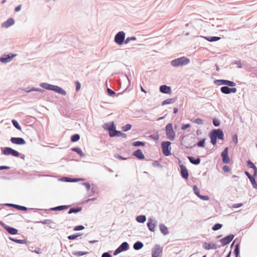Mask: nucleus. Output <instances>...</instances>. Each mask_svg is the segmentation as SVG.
Returning <instances> with one entry per match:
<instances>
[{
    "mask_svg": "<svg viewBox=\"0 0 257 257\" xmlns=\"http://www.w3.org/2000/svg\"><path fill=\"white\" fill-rule=\"evenodd\" d=\"M15 208L18 210H21V211H26L28 210L29 209L35 210L40 209H37V208H29L26 206H22V205H18V204H16V205L15 206Z\"/></svg>",
    "mask_w": 257,
    "mask_h": 257,
    "instance_id": "nucleus-31",
    "label": "nucleus"
},
{
    "mask_svg": "<svg viewBox=\"0 0 257 257\" xmlns=\"http://www.w3.org/2000/svg\"><path fill=\"white\" fill-rule=\"evenodd\" d=\"M3 227L11 235H16L18 233L19 230L13 227L9 226L5 223H3Z\"/></svg>",
    "mask_w": 257,
    "mask_h": 257,
    "instance_id": "nucleus-17",
    "label": "nucleus"
},
{
    "mask_svg": "<svg viewBox=\"0 0 257 257\" xmlns=\"http://www.w3.org/2000/svg\"><path fill=\"white\" fill-rule=\"evenodd\" d=\"M255 178L254 177H252L250 178L249 180L252 186V187L254 189H257V182L255 180Z\"/></svg>",
    "mask_w": 257,
    "mask_h": 257,
    "instance_id": "nucleus-50",
    "label": "nucleus"
},
{
    "mask_svg": "<svg viewBox=\"0 0 257 257\" xmlns=\"http://www.w3.org/2000/svg\"><path fill=\"white\" fill-rule=\"evenodd\" d=\"M157 224V220L155 218L150 217L148 218L147 226L150 231L154 232L156 230Z\"/></svg>",
    "mask_w": 257,
    "mask_h": 257,
    "instance_id": "nucleus-10",
    "label": "nucleus"
},
{
    "mask_svg": "<svg viewBox=\"0 0 257 257\" xmlns=\"http://www.w3.org/2000/svg\"><path fill=\"white\" fill-rule=\"evenodd\" d=\"M205 138H200L196 145L199 148H204L205 146Z\"/></svg>",
    "mask_w": 257,
    "mask_h": 257,
    "instance_id": "nucleus-40",
    "label": "nucleus"
},
{
    "mask_svg": "<svg viewBox=\"0 0 257 257\" xmlns=\"http://www.w3.org/2000/svg\"><path fill=\"white\" fill-rule=\"evenodd\" d=\"M221 157L222 162L224 164H228L230 161L228 156V147H225L221 153Z\"/></svg>",
    "mask_w": 257,
    "mask_h": 257,
    "instance_id": "nucleus-14",
    "label": "nucleus"
},
{
    "mask_svg": "<svg viewBox=\"0 0 257 257\" xmlns=\"http://www.w3.org/2000/svg\"><path fill=\"white\" fill-rule=\"evenodd\" d=\"M125 33L123 31H119L114 37V41L116 44L118 45L125 43Z\"/></svg>",
    "mask_w": 257,
    "mask_h": 257,
    "instance_id": "nucleus-6",
    "label": "nucleus"
},
{
    "mask_svg": "<svg viewBox=\"0 0 257 257\" xmlns=\"http://www.w3.org/2000/svg\"><path fill=\"white\" fill-rule=\"evenodd\" d=\"M82 235H83V234L81 233H76L75 234H73L68 236L67 238L69 240H72L76 239L77 237H78Z\"/></svg>",
    "mask_w": 257,
    "mask_h": 257,
    "instance_id": "nucleus-42",
    "label": "nucleus"
},
{
    "mask_svg": "<svg viewBox=\"0 0 257 257\" xmlns=\"http://www.w3.org/2000/svg\"><path fill=\"white\" fill-rule=\"evenodd\" d=\"M229 86H222L220 88V91L224 94H229L230 93V87Z\"/></svg>",
    "mask_w": 257,
    "mask_h": 257,
    "instance_id": "nucleus-41",
    "label": "nucleus"
},
{
    "mask_svg": "<svg viewBox=\"0 0 257 257\" xmlns=\"http://www.w3.org/2000/svg\"><path fill=\"white\" fill-rule=\"evenodd\" d=\"M121 132L120 131H117L115 128L114 131L112 132V133L110 134V138H113V137H120V134Z\"/></svg>",
    "mask_w": 257,
    "mask_h": 257,
    "instance_id": "nucleus-45",
    "label": "nucleus"
},
{
    "mask_svg": "<svg viewBox=\"0 0 257 257\" xmlns=\"http://www.w3.org/2000/svg\"><path fill=\"white\" fill-rule=\"evenodd\" d=\"M209 134L216 139L224 140V133L221 128L213 129L209 133Z\"/></svg>",
    "mask_w": 257,
    "mask_h": 257,
    "instance_id": "nucleus-4",
    "label": "nucleus"
},
{
    "mask_svg": "<svg viewBox=\"0 0 257 257\" xmlns=\"http://www.w3.org/2000/svg\"><path fill=\"white\" fill-rule=\"evenodd\" d=\"M106 91L107 95L111 97H114L115 96H118L122 93V92H120L116 94L115 91L109 88H107Z\"/></svg>",
    "mask_w": 257,
    "mask_h": 257,
    "instance_id": "nucleus-39",
    "label": "nucleus"
},
{
    "mask_svg": "<svg viewBox=\"0 0 257 257\" xmlns=\"http://www.w3.org/2000/svg\"><path fill=\"white\" fill-rule=\"evenodd\" d=\"M137 40V38L135 36H132L131 37H127L125 39V44H127L130 41H135Z\"/></svg>",
    "mask_w": 257,
    "mask_h": 257,
    "instance_id": "nucleus-60",
    "label": "nucleus"
},
{
    "mask_svg": "<svg viewBox=\"0 0 257 257\" xmlns=\"http://www.w3.org/2000/svg\"><path fill=\"white\" fill-rule=\"evenodd\" d=\"M163 249L159 244H155L152 250V257H161Z\"/></svg>",
    "mask_w": 257,
    "mask_h": 257,
    "instance_id": "nucleus-11",
    "label": "nucleus"
},
{
    "mask_svg": "<svg viewBox=\"0 0 257 257\" xmlns=\"http://www.w3.org/2000/svg\"><path fill=\"white\" fill-rule=\"evenodd\" d=\"M144 246V243L141 241H137L133 245V248L136 250L142 249Z\"/></svg>",
    "mask_w": 257,
    "mask_h": 257,
    "instance_id": "nucleus-34",
    "label": "nucleus"
},
{
    "mask_svg": "<svg viewBox=\"0 0 257 257\" xmlns=\"http://www.w3.org/2000/svg\"><path fill=\"white\" fill-rule=\"evenodd\" d=\"M75 90H76V91H78L80 88H81V83H80V82L78 80H76L75 82Z\"/></svg>",
    "mask_w": 257,
    "mask_h": 257,
    "instance_id": "nucleus-61",
    "label": "nucleus"
},
{
    "mask_svg": "<svg viewBox=\"0 0 257 257\" xmlns=\"http://www.w3.org/2000/svg\"><path fill=\"white\" fill-rule=\"evenodd\" d=\"M171 143L168 141H163L161 143L162 151L165 156L171 155Z\"/></svg>",
    "mask_w": 257,
    "mask_h": 257,
    "instance_id": "nucleus-1",
    "label": "nucleus"
},
{
    "mask_svg": "<svg viewBox=\"0 0 257 257\" xmlns=\"http://www.w3.org/2000/svg\"><path fill=\"white\" fill-rule=\"evenodd\" d=\"M190 62V60L189 58L183 56L172 60L171 64H188Z\"/></svg>",
    "mask_w": 257,
    "mask_h": 257,
    "instance_id": "nucleus-9",
    "label": "nucleus"
},
{
    "mask_svg": "<svg viewBox=\"0 0 257 257\" xmlns=\"http://www.w3.org/2000/svg\"><path fill=\"white\" fill-rule=\"evenodd\" d=\"M198 198L204 201H208L209 200V196L205 195H200L199 196Z\"/></svg>",
    "mask_w": 257,
    "mask_h": 257,
    "instance_id": "nucleus-62",
    "label": "nucleus"
},
{
    "mask_svg": "<svg viewBox=\"0 0 257 257\" xmlns=\"http://www.w3.org/2000/svg\"><path fill=\"white\" fill-rule=\"evenodd\" d=\"M85 179L83 178H71L69 177H63L60 180L65 182H77L79 181H83Z\"/></svg>",
    "mask_w": 257,
    "mask_h": 257,
    "instance_id": "nucleus-20",
    "label": "nucleus"
},
{
    "mask_svg": "<svg viewBox=\"0 0 257 257\" xmlns=\"http://www.w3.org/2000/svg\"><path fill=\"white\" fill-rule=\"evenodd\" d=\"M35 223L51 225L49 226L50 228H55L56 227V223L51 219H45L42 221H36Z\"/></svg>",
    "mask_w": 257,
    "mask_h": 257,
    "instance_id": "nucleus-21",
    "label": "nucleus"
},
{
    "mask_svg": "<svg viewBox=\"0 0 257 257\" xmlns=\"http://www.w3.org/2000/svg\"><path fill=\"white\" fill-rule=\"evenodd\" d=\"M1 151L2 153L6 156L11 155L15 157H19L20 155V153L18 151L9 147H2Z\"/></svg>",
    "mask_w": 257,
    "mask_h": 257,
    "instance_id": "nucleus-2",
    "label": "nucleus"
},
{
    "mask_svg": "<svg viewBox=\"0 0 257 257\" xmlns=\"http://www.w3.org/2000/svg\"><path fill=\"white\" fill-rule=\"evenodd\" d=\"M146 142L142 141H135L132 143V145L134 147H144L145 146Z\"/></svg>",
    "mask_w": 257,
    "mask_h": 257,
    "instance_id": "nucleus-47",
    "label": "nucleus"
},
{
    "mask_svg": "<svg viewBox=\"0 0 257 257\" xmlns=\"http://www.w3.org/2000/svg\"><path fill=\"white\" fill-rule=\"evenodd\" d=\"M12 122L15 128L19 131L22 130V127L17 120L13 119L12 120Z\"/></svg>",
    "mask_w": 257,
    "mask_h": 257,
    "instance_id": "nucleus-48",
    "label": "nucleus"
},
{
    "mask_svg": "<svg viewBox=\"0 0 257 257\" xmlns=\"http://www.w3.org/2000/svg\"><path fill=\"white\" fill-rule=\"evenodd\" d=\"M132 125L131 124L127 123V124H126L125 125L122 126L121 127V130H122V132H127L129 130H130L132 128Z\"/></svg>",
    "mask_w": 257,
    "mask_h": 257,
    "instance_id": "nucleus-49",
    "label": "nucleus"
},
{
    "mask_svg": "<svg viewBox=\"0 0 257 257\" xmlns=\"http://www.w3.org/2000/svg\"><path fill=\"white\" fill-rule=\"evenodd\" d=\"M53 91L58 94H61L62 95L65 96L66 95V91L62 87L58 86L57 85H55Z\"/></svg>",
    "mask_w": 257,
    "mask_h": 257,
    "instance_id": "nucleus-28",
    "label": "nucleus"
},
{
    "mask_svg": "<svg viewBox=\"0 0 257 257\" xmlns=\"http://www.w3.org/2000/svg\"><path fill=\"white\" fill-rule=\"evenodd\" d=\"M214 83L218 85H225V86L234 87L236 83L234 81L226 79H215Z\"/></svg>",
    "mask_w": 257,
    "mask_h": 257,
    "instance_id": "nucleus-5",
    "label": "nucleus"
},
{
    "mask_svg": "<svg viewBox=\"0 0 257 257\" xmlns=\"http://www.w3.org/2000/svg\"><path fill=\"white\" fill-rule=\"evenodd\" d=\"M223 225L222 224L217 223H215L212 227V229L213 231H217L220 229H221Z\"/></svg>",
    "mask_w": 257,
    "mask_h": 257,
    "instance_id": "nucleus-52",
    "label": "nucleus"
},
{
    "mask_svg": "<svg viewBox=\"0 0 257 257\" xmlns=\"http://www.w3.org/2000/svg\"><path fill=\"white\" fill-rule=\"evenodd\" d=\"M176 97L166 99L162 102L161 105L164 106L167 104L173 103L176 101Z\"/></svg>",
    "mask_w": 257,
    "mask_h": 257,
    "instance_id": "nucleus-37",
    "label": "nucleus"
},
{
    "mask_svg": "<svg viewBox=\"0 0 257 257\" xmlns=\"http://www.w3.org/2000/svg\"><path fill=\"white\" fill-rule=\"evenodd\" d=\"M212 123L214 126L218 127L220 124V121L218 118H217L216 117H213L212 118Z\"/></svg>",
    "mask_w": 257,
    "mask_h": 257,
    "instance_id": "nucleus-51",
    "label": "nucleus"
},
{
    "mask_svg": "<svg viewBox=\"0 0 257 257\" xmlns=\"http://www.w3.org/2000/svg\"><path fill=\"white\" fill-rule=\"evenodd\" d=\"M72 151L77 153L80 157H84L86 155L82 152L81 149L79 147H73L71 149Z\"/></svg>",
    "mask_w": 257,
    "mask_h": 257,
    "instance_id": "nucleus-36",
    "label": "nucleus"
},
{
    "mask_svg": "<svg viewBox=\"0 0 257 257\" xmlns=\"http://www.w3.org/2000/svg\"><path fill=\"white\" fill-rule=\"evenodd\" d=\"M150 137L155 141H157L159 139V135L158 133L156 134L151 135Z\"/></svg>",
    "mask_w": 257,
    "mask_h": 257,
    "instance_id": "nucleus-63",
    "label": "nucleus"
},
{
    "mask_svg": "<svg viewBox=\"0 0 257 257\" xmlns=\"http://www.w3.org/2000/svg\"><path fill=\"white\" fill-rule=\"evenodd\" d=\"M152 166L155 167L162 168V165L159 161H154L152 162Z\"/></svg>",
    "mask_w": 257,
    "mask_h": 257,
    "instance_id": "nucleus-59",
    "label": "nucleus"
},
{
    "mask_svg": "<svg viewBox=\"0 0 257 257\" xmlns=\"http://www.w3.org/2000/svg\"><path fill=\"white\" fill-rule=\"evenodd\" d=\"M159 228L161 232L164 235H166L169 234V230L168 227L164 224L161 223L159 225Z\"/></svg>",
    "mask_w": 257,
    "mask_h": 257,
    "instance_id": "nucleus-29",
    "label": "nucleus"
},
{
    "mask_svg": "<svg viewBox=\"0 0 257 257\" xmlns=\"http://www.w3.org/2000/svg\"><path fill=\"white\" fill-rule=\"evenodd\" d=\"M233 253L235 257H238L240 254V243H237L234 246Z\"/></svg>",
    "mask_w": 257,
    "mask_h": 257,
    "instance_id": "nucleus-32",
    "label": "nucleus"
},
{
    "mask_svg": "<svg viewBox=\"0 0 257 257\" xmlns=\"http://www.w3.org/2000/svg\"><path fill=\"white\" fill-rule=\"evenodd\" d=\"M9 239L10 240L19 244H26L28 241L27 239H17L11 236L9 237Z\"/></svg>",
    "mask_w": 257,
    "mask_h": 257,
    "instance_id": "nucleus-35",
    "label": "nucleus"
},
{
    "mask_svg": "<svg viewBox=\"0 0 257 257\" xmlns=\"http://www.w3.org/2000/svg\"><path fill=\"white\" fill-rule=\"evenodd\" d=\"M10 141L12 144L17 145H24L26 144V141L21 137H12Z\"/></svg>",
    "mask_w": 257,
    "mask_h": 257,
    "instance_id": "nucleus-18",
    "label": "nucleus"
},
{
    "mask_svg": "<svg viewBox=\"0 0 257 257\" xmlns=\"http://www.w3.org/2000/svg\"><path fill=\"white\" fill-rule=\"evenodd\" d=\"M23 90L27 93H29V92H31L32 91H38L42 94H43L45 92V90H44L43 89L39 88H36L34 87H32L31 88L29 87H27V88H25Z\"/></svg>",
    "mask_w": 257,
    "mask_h": 257,
    "instance_id": "nucleus-24",
    "label": "nucleus"
},
{
    "mask_svg": "<svg viewBox=\"0 0 257 257\" xmlns=\"http://www.w3.org/2000/svg\"><path fill=\"white\" fill-rule=\"evenodd\" d=\"M190 121L192 122L198 124L202 125L203 124L204 121L203 120L200 118H193L191 119Z\"/></svg>",
    "mask_w": 257,
    "mask_h": 257,
    "instance_id": "nucleus-43",
    "label": "nucleus"
},
{
    "mask_svg": "<svg viewBox=\"0 0 257 257\" xmlns=\"http://www.w3.org/2000/svg\"><path fill=\"white\" fill-rule=\"evenodd\" d=\"M202 246L204 249H205L206 250H209V249H216L220 247V245H217L213 242H205L203 243Z\"/></svg>",
    "mask_w": 257,
    "mask_h": 257,
    "instance_id": "nucleus-19",
    "label": "nucleus"
},
{
    "mask_svg": "<svg viewBox=\"0 0 257 257\" xmlns=\"http://www.w3.org/2000/svg\"><path fill=\"white\" fill-rule=\"evenodd\" d=\"M84 228H85V227L83 225H78L75 226L73 228V230L76 231H80V230H83Z\"/></svg>",
    "mask_w": 257,
    "mask_h": 257,
    "instance_id": "nucleus-58",
    "label": "nucleus"
},
{
    "mask_svg": "<svg viewBox=\"0 0 257 257\" xmlns=\"http://www.w3.org/2000/svg\"><path fill=\"white\" fill-rule=\"evenodd\" d=\"M97 192H98V191H97V187H96V186H93L91 188L90 194L89 195V196H91L92 195H93L95 193H97Z\"/></svg>",
    "mask_w": 257,
    "mask_h": 257,
    "instance_id": "nucleus-57",
    "label": "nucleus"
},
{
    "mask_svg": "<svg viewBox=\"0 0 257 257\" xmlns=\"http://www.w3.org/2000/svg\"><path fill=\"white\" fill-rule=\"evenodd\" d=\"M187 158L190 162L194 165H198L200 163L201 159L199 157L195 158L193 156H188Z\"/></svg>",
    "mask_w": 257,
    "mask_h": 257,
    "instance_id": "nucleus-26",
    "label": "nucleus"
},
{
    "mask_svg": "<svg viewBox=\"0 0 257 257\" xmlns=\"http://www.w3.org/2000/svg\"><path fill=\"white\" fill-rule=\"evenodd\" d=\"M179 167H180V169L181 176L184 179H185L186 180H188V178H189L188 170L187 169V168L185 166H184L182 164H181V161L180 160H179Z\"/></svg>",
    "mask_w": 257,
    "mask_h": 257,
    "instance_id": "nucleus-8",
    "label": "nucleus"
},
{
    "mask_svg": "<svg viewBox=\"0 0 257 257\" xmlns=\"http://www.w3.org/2000/svg\"><path fill=\"white\" fill-rule=\"evenodd\" d=\"M246 165L248 168L252 169H253L254 168H255L256 167V166L253 164V163L252 161H251L250 160H248L246 161Z\"/></svg>",
    "mask_w": 257,
    "mask_h": 257,
    "instance_id": "nucleus-54",
    "label": "nucleus"
},
{
    "mask_svg": "<svg viewBox=\"0 0 257 257\" xmlns=\"http://www.w3.org/2000/svg\"><path fill=\"white\" fill-rule=\"evenodd\" d=\"M114 157L116 159H119V160H127L128 159H129L130 158L128 157H122L121 156H120V155L119 154H115L114 155Z\"/></svg>",
    "mask_w": 257,
    "mask_h": 257,
    "instance_id": "nucleus-55",
    "label": "nucleus"
},
{
    "mask_svg": "<svg viewBox=\"0 0 257 257\" xmlns=\"http://www.w3.org/2000/svg\"><path fill=\"white\" fill-rule=\"evenodd\" d=\"M102 127L108 132L109 136H110V134L112 133L115 128H116V125L114 122L112 121L109 122L105 123L102 125Z\"/></svg>",
    "mask_w": 257,
    "mask_h": 257,
    "instance_id": "nucleus-13",
    "label": "nucleus"
},
{
    "mask_svg": "<svg viewBox=\"0 0 257 257\" xmlns=\"http://www.w3.org/2000/svg\"><path fill=\"white\" fill-rule=\"evenodd\" d=\"M208 137L210 139V143L213 145L215 146L217 144V139H215V138L212 137L211 135L208 134Z\"/></svg>",
    "mask_w": 257,
    "mask_h": 257,
    "instance_id": "nucleus-56",
    "label": "nucleus"
},
{
    "mask_svg": "<svg viewBox=\"0 0 257 257\" xmlns=\"http://www.w3.org/2000/svg\"><path fill=\"white\" fill-rule=\"evenodd\" d=\"M160 91L164 94H170L172 92L171 88L166 85H162L159 88Z\"/></svg>",
    "mask_w": 257,
    "mask_h": 257,
    "instance_id": "nucleus-23",
    "label": "nucleus"
},
{
    "mask_svg": "<svg viewBox=\"0 0 257 257\" xmlns=\"http://www.w3.org/2000/svg\"><path fill=\"white\" fill-rule=\"evenodd\" d=\"M16 56V54L12 53L3 54L0 57V62L3 63H8L12 60Z\"/></svg>",
    "mask_w": 257,
    "mask_h": 257,
    "instance_id": "nucleus-12",
    "label": "nucleus"
},
{
    "mask_svg": "<svg viewBox=\"0 0 257 257\" xmlns=\"http://www.w3.org/2000/svg\"><path fill=\"white\" fill-rule=\"evenodd\" d=\"M165 131L167 138L170 141H173L175 138V132L173 130L172 123H169L166 125Z\"/></svg>",
    "mask_w": 257,
    "mask_h": 257,
    "instance_id": "nucleus-3",
    "label": "nucleus"
},
{
    "mask_svg": "<svg viewBox=\"0 0 257 257\" xmlns=\"http://www.w3.org/2000/svg\"><path fill=\"white\" fill-rule=\"evenodd\" d=\"M15 23V20L12 18H9L6 21L2 23V27L3 28H8L11 26L13 25Z\"/></svg>",
    "mask_w": 257,
    "mask_h": 257,
    "instance_id": "nucleus-25",
    "label": "nucleus"
},
{
    "mask_svg": "<svg viewBox=\"0 0 257 257\" xmlns=\"http://www.w3.org/2000/svg\"><path fill=\"white\" fill-rule=\"evenodd\" d=\"M193 190L194 193L199 197V196L200 195V190L198 189V187L196 185H194L193 187Z\"/></svg>",
    "mask_w": 257,
    "mask_h": 257,
    "instance_id": "nucleus-53",
    "label": "nucleus"
},
{
    "mask_svg": "<svg viewBox=\"0 0 257 257\" xmlns=\"http://www.w3.org/2000/svg\"><path fill=\"white\" fill-rule=\"evenodd\" d=\"M80 138V136L78 134H75L71 136V141L73 143L78 142Z\"/></svg>",
    "mask_w": 257,
    "mask_h": 257,
    "instance_id": "nucleus-46",
    "label": "nucleus"
},
{
    "mask_svg": "<svg viewBox=\"0 0 257 257\" xmlns=\"http://www.w3.org/2000/svg\"><path fill=\"white\" fill-rule=\"evenodd\" d=\"M70 205H62L50 208L49 209H40L41 210L59 211L66 210L70 207Z\"/></svg>",
    "mask_w": 257,
    "mask_h": 257,
    "instance_id": "nucleus-16",
    "label": "nucleus"
},
{
    "mask_svg": "<svg viewBox=\"0 0 257 257\" xmlns=\"http://www.w3.org/2000/svg\"><path fill=\"white\" fill-rule=\"evenodd\" d=\"M101 257H112V255L110 251L104 252L102 254Z\"/></svg>",
    "mask_w": 257,
    "mask_h": 257,
    "instance_id": "nucleus-64",
    "label": "nucleus"
},
{
    "mask_svg": "<svg viewBox=\"0 0 257 257\" xmlns=\"http://www.w3.org/2000/svg\"><path fill=\"white\" fill-rule=\"evenodd\" d=\"M40 86L44 89L52 91H53L55 87L54 85L45 82L40 83Z\"/></svg>",
    "mask_w": 257,
    "mask_h": 257,
    "instance_id": "nucleus-27",
    "label": "nucleus"
},
{
    "mask_svg": "<svg viewBox=\"0 0 257 257\" xmlns=\"http://www.w3.org/2000/svg\"><path fill=\"white\" fill-rule=\"evenodd\" d=\"M200 37L204 38V39L206 40L207 41L210 42H216V41H217L219 40L220 39H221V38L220 37H217V36L207 37V36H201Z\"/></svg>",
    "mask_w": 257,
    "mask_h": 257,
    "instance_id": "nucleus-30",
    "label": "nucleus"
},
{
    "mask_svg": "<svg viewBox=\"0 0 257 257\" xmlns=\"http://www.w3.org/2000/svg\"><path fill=\"white\" fill-rule=\"evenodd\" d=\"M82 209V207L80 206H77V207H74L70 208L69 210L68 213V214H72V213H77L79 212H80Z\"/></svg>",
    "mask_w": 257,
    "mask_h": 257,
    "instance_id": "nucleus-33",
    "label": "nucleus"
},
{
    "mask_svg": "<svg viewBox=\"0 0 257 257\" xmlns=\"http://www.w3.org/2000/svg\"><path fill=\"white\" fill-rule=\"evenodd\" d=\"M130 248V245L126 241L123 242L113 252V255H116L121 252L127 250Z\"/></svg>",
    "mask_w": 257,
    "mask_h": 257,
    "instance_id": "nucleus-7",
    "label": "nucleus"
},
{
    "mask_svg": "<svg viewBox=\"0 0 257 257\" xmlns=\"http://www.w3.org/2000/svg\"><path fill=\"white\" fill-rule=\"evenodd\" d=\"M89 252L88 251H73L72 254L74 255L80 256L84 255H86L88 254Z\"/></svg>",
    "mask_w": 257,
    "mask_h": 257,
    "instance_id": "nucleus-44",
    "label": "nucleus"
},
{
    "mask_svg": "<svg viewBox=\"0 0 257 257\" xmlns=\"http://www.w3.org/2000/svg\"><path fill=\"white\" fill-rule=\"evenodd\" d=\"M147 218L145 215H139L136 216V220L140 223H144L146 221Z\"/></svg>",
    "mask_w": 257,
    "mask_h": 257,
    "instance_id": "nucleus-38",
    "label": "nucleus"
},
{
    "mask_svg": "<svg viewBox=\"0 0 257 257\" xmlns=\"http://www.w3.org/2000/svg\"><path fill=\"white\" fill-rule=\"evenodd\" d=\"M133 155L136 157L139 160L145 159V157L141 149H139L133 153Z\"/></svg>",
    "mask_w": 257,
    "mask_h": 257,
    "instance_id": "nucleus-22",
    "label": "nucleus"
},
{
    "mask_svg": "<svg viewBox=\"0 0 257 257\" xmlns=\"http://www.w3.org/2000/svg\"><path fill=\"white\" fill-rule=\"evenodd\" d=\"M234 236L235 235L234 234H230L221 238L219 241L222 246H225L232 241Z\"/></svg>",
    "mask_w": 257,
    "mask_h": 257,
    "instance_id": "nucleus-15",
    "label": "nucleus"
}]
</instances>
